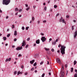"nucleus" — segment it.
Returning a JSON list of instances; mask_svg holds the SVG:
<instances>
[{"instance_id":"nucleus-52","label":"nucleus","mask_w":77,"mask_h":77,"mask_svg":"<svg viewBox=\"0 0 77 77\" xmlns=\"http://www.w3.org/2000/svg\"><path fill=\"white\" fill-rule=\"evenodd\" d=\"M47 64L48 65H49V62H48V61H47Z\"/></svg>"},{"instance_id":"nucleus-50","label":"nucleus","mask_w":77,"mask_h":77,"mask_svg":"<svg viewBox=\"0 0 77 77\" xmlns=\"http://www.w3.org/2000/svg\"><path fill=\"white\" fill-rule=\"evenodd\" d=\"M8 18H9V17L8 16H7L6 17V19H8Z\"/></svg>"},{"instance_id":"nucleus-2","label":"nucleus","mask_w":77,"mask_h":77,"mask_svg":"<svg viewBox=\"0 0 77 77\" xmlns=\"http://www.w3.org/2000/svg\"><path fill=\"white\" fill-rule=\"evenodd\" d=\"M64 69V66H62L61 70L60 72V77H64V75H65V73L64 72H63V70Z\"/></svg>"},{"instance_id":"nucleus-60","label":"nucleus","mask_w":77,"mask_h":77,"mask_svg":"<svg viewBox=\"0 0 77 77\" xmlns=\"http://www.w3.org/2000/svg\"><path fill=\"white\" fill-rule=\"evenodd\" d=\"M0 12L2 13V11L1 10H0Z\"/></svg>"},{"instance_id":"nucleus-56","label":"nucleus","mask_w":77,"mask_h":77,"mask_svg":"<svg viewBox=\"0 0 77 77\" xmlns=\"http://www.w3.org/2000/svg\"><path fill=\"white\" fill-rule=\"evenodd\" d=\"M52 40V39H51V38H50V39H49V41H51Z\"/></svg>"},{"instance_id":"nucleus-46","label":"nucleus","mask_w":77,"mask_h":77,"mask_svg":"<svg viewBox=\"0 0 77 77\" xmlns=\"http://www.w3.org/2000/svg\"><path fill=\"white\" fill-rule=\"evenodd\" d=\"M27 75V72H25V75Z\"/></svg>"},{"instance_id":"nucleus-32","label":"nucleus","mask_w":77,"mask_h":77,"mask_svg":"<svg viewBox=\"0 0 77 77\" xmlns=\"http://www.w3.org/2000/svg\"><path fill=\"white\" fill-rule=\"evenodd\" d=\"M28 47H29V45H26L25 48H28Z\"/></svg>"},{"instance_id":"nucleus-64","label":"nucleus","mask_w":77,"mask_h":77,"mask_svg":"<svg viewBox=\"0 0 77 77\" xmlns=\"http://www.w3.org/2000/svg\"><path fill=\"white\" fill-rule=\"evenodd\" d=\"M35 72H37V70H36L35 71Z\"/></svg>"},{"instance_id":"nucleus-42","label":"nucleus","mask_w":77,"mask_h":77,"mask_svg":"<svg viewBox=\"0 0 77 77\" xmlns=\"http://www.w3.org/2000/svg\"><path fill=\"white\" fill-rule=\"evenodd\" d=\"M39 23H40V22L39 21V20H38V24H39Z\"/></svg>"},{"instance_id":"nucleus-10","label":"nucleus","mask_w":77,"mask_h":77,"mask_svg":"<svg viewBox=\"0 0 77 77\" xmlns=\"http://www.w3.org/2000/svg\"><path fill=\"white\" fill-rule=\"evenodd\" d=\"M77 31H76L75 33V35L74 36V37L75 38H76V36H77Z\"/></svg>"},{"instance_id":"nucleus-21","label":"nucleus","mask_w":77,"mask_h":77,"mask_svg":"<svg viewBox=\"0 0 77 77\" xmlns=\"http://www.w3.org/2000/svg\"><path fill=\"white\" fill-rule=\"evenodd\" d=\"M74 77H77V73L75 74L74 75Z\"/></svg>"},{"instance_id":"nucleus-14","label":"nucleus","mask_w":77,"mask_h":77,"mask_svg":"<svg viewBox=\"0 0 77 77\" xmlns=\"http://www.w3.org/2000/svg\"><path fill=\"white\" fill-rule=\"evenodd\" d=\"M3 39L4 41H6V40L7 38L5 37H3Z\"/></svg>"},{"instance_id":"nucleus-18","label":"nucleus","mask_w":77,"mask_h":77,"mask_svg":"<svg viewBox=\"0 0 77 77\" xmlns=\"http://www.w3.org/2000/svg\"><path fill=\"white\" fill-rule=\"evenodd\" d=\"M11 36V34H8L7 35V37H9V36Z\"/></svg>"},{"instance_id":"nucleus-33","label":"nucleus","mask_w":77,"mask_h":77,"mask_svg":"<svg viewBox=\"0 0 77 77\" xmlns=\"http://www.w3.org/2000/svg\"><path fill=\"white\" fill-rule=\"evenodd\" d=\"M44 10L45 11H46L47 10V7H45Z\"/></svg>"},{"instance_id":"nucleus-39","label":"nucleus","mask_w":77,"mask_h":77,"mask_svg":"<svg viewBox=\"0 0 77 77\" xmlns=\"http://www.w3.org/2000/svg\"><path fill=\"white\" fill-rule=\"evenodd\" d=\"M8 59H7L6 60H5V62H8Z\"/></svg>"},{"instance_id":"nucleus-37","label":"nucleus","mask_w":77,"mask_h":77,"mask_svg":"<svg viewBox=\"0 0 77 77\" xmlns=\"http://www.w3.org/2000/svg\"><path fill=\"white\" fill-rule=\"evenodd\" d=\"M68 72L67 71L66 72V75H67V74H68Z\"/></svg>"},{"instance_id":"nucleus-40","label":"nucleus","mask_w":77,"mask_h":77,"mask_svg":"<svg viewBox=\"0 0 77 77\" xmlns=\"http://www.w3.org/2000/svg\"><path fill=\"white\" fill-rule=\"evenodd\" d=\"M51 51L53 52L54 51V50L53 49H52L51 50Z\"/></svg>"},{"instance_id":"nucleus-49","label":"nucleus","mask_w":77,"mask_h":77,"mask_svg":"<svg viewBox=\"0 0 77 77\" xmlns=\"http://www.w3.org/2000/svg\"><path fill=\"white\" fill-rule=\"evenodd\" d=\"M26 7H28V5H27V4H25V5Z\"/></svg>"},{"instance_id":"nucleus-5","label":"nucleus","mask_w":77,"mask_h":77,"mask_svg":"<svg viewBox=\"0 0 77 77\" xmlns=\"http://www.w3.org/2000/svg\"><path fill=\"white\" fill-rule=\"evenodd\" d=\"M26 41H23V42L22 43V47H24L26 45Z\"/></svg>"},{"instance_id":"nucleus-23","label":"nucleus","mask_w":77,"mask_h":77,"mask_svg":"<svg viewBox=\"0 0 77 77\" xmlns=\"http://www.w3.org/2000/svg\"><path fill=\"white\" fill-rule=\"evenodd\" d=\"M35 20V18L34 17H32V21H34Z\"/></svg>"},{"instance_id":"nucleus-53","label":"nucleus","mask_w":77,"mask_h":77,"mask_svg":"<svg viewBox=\"0 0 77 77\" xmlns=\"http://www.w3.org/2000/svg\"><path fill=\"white\" fill-rule=\"evenodd\" d=\"M58 41V39H57L55 42H57Z\"/></svg>"},{"instance_id":"nucleus-28","label":"nucleus","mask_w":77,"mask_h":77,"mask_svg":"<svg viewBox=\"0 0 77 77\" xmlns=\"http://www.w3.org/2000/svg\"><path fill=\"white\" fill-rule=\"evenodd\" d=\"M29 27H26V30H27L28 29H29Z\"/></svg>"},{"instance_id":"nucleus-27","label":"nucleus","mask_w":77,"mask_h":77,"mask_svg":"<svg viewBox=\"0 0 77 77\" xmlns=\"http://www.w3.org/2000/svg\"><path fill=\"white\" fill-rule=\"evenodd\" d=\"M45 75V74L44 73H43L42 75V77H44V76Z\"/></svg>"},{"instance_id":"nucleus-11","label":"nucleus","mask_w":77,"mask_h":77,"mask_svg":"<svg viewBox=\"0 0 77 77\" xmlns=\"http://www.w3.org/2000/svg\"><path fill=\"white\" fill-rule=\"evenodd\" d=\"M34 62H35V60H33L32 61H30V63H31V64H32Z\"/></svg>"},{"instance_id":"nucleus-19","label":"nucleus","mask_w":77,"mask_h":77,"mask_svg":"<svg viewBox=\"0 0 77 77\" xmlns=\"http://www.w3.org/2000/svg\"><path fill=\"white\" fill-rule=\"evenodd\" d=\"M18 11V9L17 8H16L15 9V11H17H17Z\"/></svg>"},{"instance_id":"nucleus-17","label":"nucleus","mask_w":77,"mask_h":77,"mask_svg":"<svg viewBox=\"0 0 77 77\" xmlns=\"http://www.w3.org/2000/svg\"><path fill=\"white\" fill-rule=\"evenodd\" d=\"M29 9H30V8L29 7H28V8H27L26 9V10L27 11H29Z\"/></svg>"},{"instance_id":"nucleus-1","label":"nucleus","mask_w":77,"mask_h":77,"mask_svg":"<svg viewBox=\"0 0 77 77\" xmlns=\"http://www.w3.org/2000/svg\"><path fill=\"white\" fill-rule=\"evenodd\" d=\"M61 46V54H65V48H66V47L64 46H61V45H58V47H60Z\"/></svg>"},{"instance_id":"nucleus-30","label":"nucleus","mask_w":77,"mask_h":77,"mask_svg":"<svg viewBox=\"0 0 77 77\" xmlns=\"http://www.w3.org/2000/svg\"><path fill=\"white\" fill-rule=\"evenodd\" d=\"M43 63H44V62H43V61H42L41 62L40 64V65H42V64Z\"/></svg>"},{"instance_id":"nucleus-6","label":"nucleus","mask_w":77,"mask_h":77,"mask_svg":"<svg viewBox=\"0 0 77 77\" xmlns=\"http://www.w3.org/2000/svg\"><path fill=\"white\" fill-rule=\"evenodd\" d=\"M61 19H60V22H61V21H62V23H65V24H66V22H65V20L63 19L62 20V17H61Z\"/></svg>"},{"instance_id":"nucleus-54","label":"nucleus","mask_w":77,"mask_h":77,"mask_svg":"<svg viewBox=\"0 0 77 77\" xmlns=\"http://www.w3.org/2000/svg\"><path fill=\"white\" fill-rule=\"evenodd\" d=\"M43 23H46V20H44L43 21Z\"/></svg>"},{"instance_id":"nucleus-4","label":"nucleus","mask_w":77,"mask_h":77,"mask_svg":"<svg viewBox=\"0 0 77 77\" xmlns=\"http://www.w3.org/2000/svg\"><path fill=\"white\" fill-rule=\"evenodd\" d=\"M41 40L43 42H45V40H47V39L45 38V36L44 37H42Z\"/></svg>"},{"instance_id":"nucleus-9","label":"nucleus","mask_w":77,"mask_h":77,"mask_svg":"<svg viewBox=\"0 0 77 77\" xmlns=\"http://www.w3.org/2000/svg\"><path fill=\"white\" fill-rule=\"evenodd\" d=\"M36 44H39L40 43V40L39 39H38V40H36Z\"/></svg>"},{"instance_id":"nucleus-61","label":"nucleus","mask_w":77,"mask_h":77,"mask_svg":"<svg viewBox=\"0 0 77 77\" xmlns=\"http://www.w3.org/2000/svg\"><path fill=\"white\" fill-rule=\"evenodd\" d=\"M33 8L34 9H35V8H36V6H33Z\"/></svg>"},{"instance_id":"nucleus-41","label":"nucleus","mask_w":77,"mask_h":77,"mask_svg":"<svg viewBox=\"0 0 77 77\" xmlns=\"http://www.w3.org/2000/svg\"><path fill=\"white\" fill-rule=\"evenodd\" d=\"M65 66L66 68L68 66V65H67V64H65Z\"/></svg>"},{"instance_id":"nucleus-31","label":"nucleus","mask_w":77,"mask_h":77,"mask_svg":"<svg viewBox=\"0 0 77 77\" xmlns=\"http://www.w3.org/2000/svg\"><path fill=\"white\" fill-rule=\"evenodd\" d=\"M11 60V58H9V59H8V61H9Z\"/></svg>"},{"instance_id":"nucleus-12","label":"nucleus","mask_w":77,"mask_h":77,"mask_svg":"<svg viewBox=\"0 0 77 77\" xmlns=\"http://www.w3.org/2000/svg\"><path fill=\"white\" fill-rule=\"evenodd\" d=\"M44 49H45L46 51H49V50H50L49 48H47L45 47L44 48Z\"/></svg>"},{"instance_id":"nucleus-43","label":"nucleus","mask_w":77,"mask_h":77,"mask_svg":"<svg viewBox=\"0 0 77 77\" xmlns=\"http://www.w3.org/2000/svg\"><path fill=\"white\" fill-rule=\"evenodd\" d=\"M21 54H19V56H18V57H21Z\"/></svg>"},{"instance_id":"nucleus-34","label":"nucleus","mask_w":77,"mask_h":77,"mask_svg":"<svg viewBox=\"0 0 77 77\" xmlns=\"http://www.w3.org/2000/svg\"><path fill=\"white\" fill-rule=\"evenodd\" d=\"M24 29H25L24 27L23 26L22 28V30H24Z\"/></svg>"},{"instance_id":"nucleus-47","label":"nucleus","mask_w":77,"mask_h":77,"mask_svg":"<svg viewBox=\"0 0 77 77\" xmlns=\"http://www.w3.org/2000/svg\"><path fill=\"white\" fill-rule=\"evenodd\" d=\"M75 72H77V70L76 69H75Z\"/></svg>"},{"instance_id":"nucleus-59","label":"nucleus","mask_w":77,"mask_h":77,"mask_svg":"<svg viewBox=\"0 0 77 77\" xmlns=\"http://www.w3.org/2000/svg\"><path fill=\"white\" fill-rule=\"evenodd\" d=\"M49 75H51V72H49Z\"/></svg>"},{"instance_id":"nucleus-22","label":"nucleus","mask_w":77,"mask_h":77,"mask_svg":"<svg viewBox=\"0 0 77 77\" xmlns=\"http://www.w3.org/2000/svg\"><path fill=\"white\" fill-rule=\"evenodd\" d=\"M17 71H15L14 72V75H16L17 74Z\"/></svg>"},{"instance_id":"nucleus-57","label":"nucleus","mask_w":77,"mask_h":77,"mask_svg":"<svg viewBox=\"0 0 77 77\" xmlns=\"http://www.w3.org/2000/svg\"><path fill=\"white\" fill-rule=\"evenodd\" d=\"M41 35H43V36H44V34L43 33H41Z\"/></svg>"},{"instance_id":"nucleus-7","label":"nucleus","mask_w":77,"mask_h":77,"mask_svg":"<svg viewBox=\"0 0 77 77\" xmlns=\"http://www.w3.org/2000/svg\"><path fill=\"white\" fill-rule=\"evenodd\" d=\"M57 63H61V61H60V59L59 58H57Z\"/></svg>"},{"instance_id":"nucleus-35","label":"nucleus","mask_w":77,"mask_h":77,"mask_svg":"<svg viewBox=\"0 0 77 77\" xmlns=\"http://www.w3.org/2000/svg\"><path fill=\"white\" fill-rule=\"evenodd\" d=\"M34 70V67H33L31 69V71H33V70Z\"/></svg>"},{"instance_id":"nucleus-20","label":"nucleus","mask_w":77,"mask_h":77,"mask_svg":"<svg viewBox=\"0 0 77 77\" xmlns=\"http://www.w3.org/2000/svg\"><path fill=\"white\" fill-rule=\"evenodd\" d=\"M36 62L34 64H33V66H36Z\"/></svg>"},{"instance_id":"nucleus-16","label":"nucleus","mask_w":77,"mask_h":77,"mask_svg":"<svg viewBox=\"0 0 77 77\" xmlns=\"http://www.w3.org/2000/svg\"><path fill=\"white\" fill-rule=\"evenodd\" d=\"M56 42L55 41H54L53 42H52V44H53L54 45H55V44H56Z\"/></svg>"},{"instance_id":"nucleus-13","label":"nucleus","mask_w":77,"mask_h":77,"mask_svg":"<svg viewBox=\"0 0 77 77\" xmlns=\"http://www.w3.org/2000/svg\"><path fill=\"white\" fill-rule=\"evenodd\" d=\"M17 32L16 31H14V35H15V36H17Z\"/></svg>"},{"instance_id":"nucleus-26","label":"nucleus","mask_w":77,"mask_h":77,"mask_svg":"<svg viewBox=\"0 0 77 77\" xmlns=\"http://www.w3.org/2000/svg\"><path fill=\"white\" fill-rule=\"evenodd\" d=\"M71 69L72 70H71V72H72L73 71V70L74 69L73 68H71Z\"/></svg>"},{"instance_id":"nucleus-15","label":"nucleus","mask_w":77,"mask_h":77,"mask_svg":"<svg viewBox=\"0 0 77 77\" xmlns=\"http://www.w3.org/2000/svg\"><path fill=\"white\" fill-rule=\"evenodd\" d=\"M76 63H77V61H76L75 60L74 61V65H76Z\"/></svg>"},{"instance_id":"nucleus-25","label":"nucleus","mask_w":77,"mask_h":77,"mask_svg":"<svg viewBox=\"0 0 77 77\" xmlns=\"http://www.w3.org/2000/svg\"><path fill=\"white\" fill-rule=\"evenodd\" d=\"M21 73V72H20V71H19L18 72V73H17V75H19V74H20Z\"/></svg>"},{"instance_id":"nucleus-62","label":"nucleus","mask_w":77,"mask_h":77,"mask_svg":"<svg viewBox=\"0 0 77 77\" xmlns=\"http://www.w3.org/2000/svg\"><path fill=\"white\" fill-rule=\"evenodd\" d=\"M29 23H30V24H31V23H32V20H31Z\"/></svg>"},{"instance_id":"nucleus-24","label":"nucleus","mask_w":77,"mask_h":77,"mask_svg":"<svg viewBox=\"0 0 77 77\" xmlns=\"http://www.w3.org/2000/svg\"><path fill=\"white\" fill-rule=\"evenodd\" d=\"M57 6L56 5H54V8H57Z\"/></svg>"},{"instance_id":"nucleus-29","label":"nucleus","mask_w":77,"mask_h":77,"mask_svg":"<svg viewBox=\"0 0 77 77\" xmlns=\"http://www.w3.org/2000/svg\"><path fill=\"white\" fill-rule=\"evenodd\" d=\"M12 29H14V27H15V26H14V25H13L12 26Z\"/></svg>"},{"instance_id":"nucleus-8","label":"nucleus","mask_w":77,"mask_h":77,"mask_svg":"<svg viewBox=\"0 0 77 77\" xmlns=\"http://www.w3.org/2000/svg\"><path fill=\"white\" fill-rule=\"evenodd\" d=\"M23 48V47H19L17 48H16V50H20L21 49H22Z\"/></svg>"},{"instance_id":"nucleus-48","label":"nucleus","mask_w":77,"mask_h":77,"mask_svg":"<svg viewBox=\"0 0 77 77\" xmlns=\"http://www.w3.org/2000/svg\"><path fill=\"white\" fill-rule=\"evenodd\" d=\"M17 41V39L16 38H15L14 39V41Z\"/></svg>"},{"instance_id":"nucleus-58","label":"nucleus","mask_w":77,"mask_h":77,"mask_svg":"<svg viewBox=\"0 0 77 77\" xmlns=\"http://www.w3.org/2000/svg\"><path fill=\"white\" fill-rule=\"evenodd\" d=\"M73 22H74V23L76 22V20H73Z\"/></svg>"},{"instance_id":"nucleus-55","label":"nucleus","mask_w":77,"mask_h":77,"mask_svg":"<svg viewBox=\"0 0 77 77\" xmlns=\"http://www.w3.org/2000/svg\"><path fill=\"white\" fill-rule=\"evenodd\" d=\"M21 11H22V9H20L19 10V12H21Z\"/></svg>"},{"instance_id":"nucleus-44","label":"nucleus","mask_w":77,"mask_h":77,"mask_svg":"<svg viewBox=\"0 0 77 77\" xmlns=\"http://www.w3.org/2000/svg\"><path fill=\"white\" fill-rule=\"evenodd\" d=\"M74 26H72V30H73V29H74Z\"/></svg>"},{"instance_id":"nucleus-36","label":"nucleus","mask_w":77,"mask_h":77,"mask_svg":"<svg viewBox=\"0 0 77 77\" xmlns=\"http://www.w3.org/2000/svg\"><path fill=\"white\" fill-rule=\"evenodd\" d=\"M66 17L67 18H69V16L67 15L66 16Z\"/></svg>"},{"instance_id":"nucleus-51","label":"nucleus","mask_w":77,"mask_h":77,"mask_svg":"<svg viewBox=\"0 0 77 77\" xmlns=\"http://www.w3.org/2000/svg\"><path fill=\"white\" fill-rule=\"evenodd\" d=\"M21 68H23V66H22L21 67Z\"/></svg>"},{"instance_id":"nucleus-63","label":"nucleus","mask_w":77,"mask_h":77,"mask_svg":"<svg viewBox=\"0 0 77 77\" xmlns=\"http://www.w3.org/2000/svg\"><path fill=\"white\" fill-rule=\"evenodd\" d=\"M57 52L58 53H60V51L58 50Z\"/></svg>"},{"instance_id":"nucleus-38","label":"nucleus","mask_w":77,"mask_h":77,"mask_svg":"<svg viewBox=\"0 0 77 77\" xmlns=\"http://www.w3.org/2000/svg\"><path fill=\"white\" fill-rule=\"evenodd\" d=\"M30 38H28L27 39V41H29V40L30 39Z\"/></svg>"},{"instance_id":"nucleus-3","label":"nucleus","mask_w":77,"mask_h":77,"mask_svg":"<svg viewBox=\"0 0 77 77\" xmlns=\"http://www.w3.org/2000/svg\"><path fill=\"white\" fill-rule=\"evenodd\" d=\"M10 0H3V4L5 5H8L10 3Z\"/></svg>"},{"instance_id":"nucleus-45","label":"nucleus","mask_w":77,"mask_h":77,"mask_svg":"<svg viewBox=\"0 0 77 77\" xmlns=\"http://www.w3.org/2000/svg\"><path fill=\"white\" fill-rule=\"evenodd\" d=\"M59 14H58L56 15V17H58V16H59Z\"/></svg>"}]
</instances>
